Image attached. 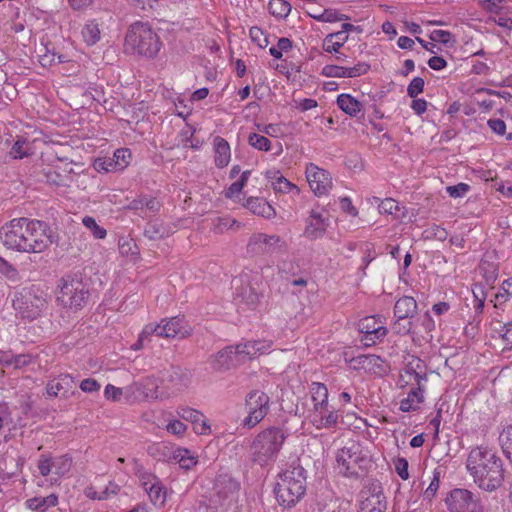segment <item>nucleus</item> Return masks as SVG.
<instances>
[{
	"mask_svg": "<svg viewBox=\"0 0 512 512\" xmlns=\"http://www.w3.org/2000/svg\"><path fill=\"white\" fill-rule=\"evenodd\" d=\"M0 242L12 251L42 253L54 242V234L46 222L20 217L0 227Z\"/></svg>",
	"mask_w": 512,
	"mask_h": 512,
	"instance_id": "1",
	"label": "nucleus"
},
{
	"mask_svg": "<svg viewBox=\"0 0 512 512\" xmlns=\"http://www.w3.org/2000/svg\"><path fill=\"white\" fill-rule=\"evenodd\" d=\"M466 468L474 483L482 490L492 492L504 481L503 462L488 447L477 446L468 454Z\"/></svg>",
	"mask_w": 512,
	"mask_h": 512,
	"instance_id": "2",
	"label": "nucleus"
},
{
	"mask_svg": "<svg viewBox=\"0 0 512 512\" xmlns=\"http://www.w3.org/2000/svg\"><path fill=\"white\" fill-rule=\"evenodd\" d=\"M286 438V433L280 427L271 426L263 429L253 438L250 444L251 461L261 467L274 464Z\"/></svg>",
	"mask_w": 512,
	"mask_h": 512,
	"instance_id": "3",
	"label": "nucleus"
},
{
	"mask_svg": "<svg viewBox=\"0 0 512 512\" xmlns=\"http://www.w3.org/2000/svg\"><path fill=\"white\" fill-rule=\"evenodd\" d=\"M309 392L312 402L308 414L309 422L318 430L336 429L342 419V413L329 403V393L326 385L320 382H312Z\"/></svg>",
	"mask_w": 512,
	"mask_h": 512,
	"instance_id": "4",
	"label": "nucleus"
},
{
	"mask_svg": "<svg viewBox=\"0 0 512 512\" xmlns=\"http://www.w3.org/2000/svg\"><path fill=\"white\" fill-rule=\"evenodd\" d=\"M162 43L157 33L148 23H133L125 37V49L133 54L147 58L155 57L160 51Z\"/></svg>",
	"mask_w": 512,
	"mask_h": 512,
	"instance_id": "5",
	"label": "nucleus"
},
{
	"mask_svg": "<svg viewBox=\"0 0 512 512\" xmlns=\"http://www.w3.org/2000/svg\"><path fill=\"white\" fill-rule=\"evenodd\" d=\"M48 301L49 296L41 287L30 285L15 292L12 304L21 318L33 321L46 312Z\"/></svg>",
	"mask_w": 512,
	"mask_h": 512,
	"instance_id": "6",
	"label": "nucleus"
},
{
	"mask_svg": "<svg viewBox=\"0 0 512 512\" xmlns=\"http://www.w3.org/2000/svg\"><path fill=\"white\" fill-rule=\"evenodd\" d=\"M305 480V471L300 466L281 473L275 486L278 503L284 507L294 506L305 493Z\"/></svg>",
	"mask_w": 512,
	"mask_h": 512,
	"instance_id": "7",
	"label": "nucleus"
},
{
	"mask_svg": "<svg viewBox=\"0 0 512 512\" xmlns=\"http://www.w3.org/2000/svg\"><path fill=\"white\" fill-rule=\"evenodd\" d=\"M370 463L371 460L367 453L356 443L343 447L336 454V469L346 477L358 476L364 473Z\"/></svg>",
	"mask_w": 512,
	"mask_h": 512,
	"instance_id": "8",
	"label": "nucleus"
},
{
	"mask_svg": "<svg viewBox=\"0 0 512 512\" xmlns=\"http://www.w3.org/2000/svg\"><path fill=\"white\" fill-rule=\"evenodd\" d=\"M88 291L81 279L72 276L62 278L57 301L62 307L79 309L86 299Z\"/></svg>",
	"mask_w": 512,
	"mask_h": 512,
	"instance_id": "9",
	"label": "nucleus"
},
{
	"mask_svg": "<svg viewBox=\"0 0 512 512\" xmlns=\"http://www.w3.org/2000/svg\"><path fill=\"white\" fill-rule=\"evenodd\" d=\"M270 399L262 391H251L245 399V409L247 416L243 419L242 425L247 428H253L260 423L269 411Z\"/></svg>",
	"mask_w": 512,
	"mask_h": 512,
	"instance_id": "10",
	"label": "nucleus"
},
{
	"mask_svg": "<svg viewBox=\"0 0 512 512\" xmlns=\"http://www.w3.org/2000/svg\"><path fill=\"white\" fill-rule=\"evenodd\" d=\"M252 276L249 273H242L233 280V286L236 291V300L239 308L244 310L245 305L248 310H255L260 299L257 283H252Z\"/></svg>",
	"mask_w": 512,
	"mask_h": 512,
	"instance_id": "11",
	"label": "nucleus"
},
{
	"mask_svg": "<svg viewBox=\"0 0 512 512\" xmlns=\"http://www.w3.org/2000/svg\"><path fill=\"white\" fill-rule=\"evenodd\" d=\"M305 177L312 193L318 197L328 196L333 188V179L329 171L314 163L305 167Z\"/></svg>",
	"mask_w": 512,
	"mask_h": 512,
	"instance_id": "12",
	"label": "nucleus"
},
{
	"mask_svg": "<svg viewBox=\"0 0 512 512\" xmlns=\"http://www.w3.org/2000/svg\"><path fill=\"white\" fill-rule=\"evenodd\" d=\"M450 512H480L478 497L468 489L455 488L445 499Z\"/></svg>",
	"mask_w": 512,
	"mask_h": 512,
	"instance_id": "13",
	"label": "nucleus"
},
{
	"mask_svg": "<svg viewBox=\"0 0 512 512\" xmlns=\"http://www.w3.org/2000/svg\"><path fill=\"white\" fill-rule=\"evenodd\" d=\"M145 333H153V335L163 338L177 336L185 338L190 335L191 329L186 325L184 318L172 317L162 320L160 324H147L145 326Z\"/></svg>",
	"mask_w": 512,
	"mask_h": 512,
	"instance_id": "14",
	"label": "nucleus"
},
{
	"mask_svg": "<svg viewBox=\"0 0 512 512\" xmlns=\"http://www.w3.org/2000/svg\"><path fill=\"white\" fill-rule=\"evenodd\" d=\"M358 330L361 333L360 342L370 347L381 341L387 335V328L383 321L375 316H367L358 323Z\"/></svg>",
	"mask_w": 512,
	"mask_h": 512,
	"instance_id": "15",
	"label": "nucleus"
},
{
	"mask_svg": "<svg viewBox=\"0 0 512 512\" xmlns=\"http://www.w3.org/2000/svg\"><path fill=\"white\" fill-rule=\"evenodd\" d=\"M285 246V241L278 235L255 233L247 244L248 252L254 255L271 253Z\"/></svg>",
	"mask_w": 512,
	"mask_h": 512,
	"instance_id": "16",
	"label": "nucleus"
},
{
	"mask_svg": "<svg viewBox=\"0 0 512 512\" xmlns=\"http://www.w3.org/2000/svg\"><path fill=\"white\" fill-rule=\"evenodd\" d=\"M417 310V303L411 296H403L399 298L394 306V316L396 321L393 329L399 334H406L410 331V322L401 324L402 320H406L414 316Z\"/></svg>",
	"mask_w": 512,
	"mask_h": 512,
	"instance_id": "17",
	"label": "nucleus"
},
{
	"mask_svg": "<svg viewBox=\"0 0 512 512\" xmlns=\"http://www.w3.org/2000/svg\"><path fill=\"white\" fill-rule=\"evenodd\" d=\"M128 386L130 403L150 401L159 398L158 382L155 377H146Z\"/></svg>",
	"mask_w": 512,
	"mask_h": 512,
	"instance_id": "18",
	"label": "nucleus"
},
{
	"mask_svg": "<svg viewBox=\"0 0 512 512\" xmlns=\"http://www.w3.org/2000/svg\"><path fill=\"white\" fill-rule=\"evenodd\" d=\"M272 347V341L270 340H251L244 343H240L235 346L237 360L243 362L248 359H252L256 356L262 355L270 351Z\"/></svg>",
	"mask_w": 512,
	"mask_h": 512,
	"instance_id": "19",
	"label": "nucleus"
},
{
	"mask_svg": "<svg viewBox=\"0 0 512 512\" xmlns=\"http://www.w3.org/2000/svg\"><path fill=\"white\" fill-rule=\"evenodd\" d=\"M423 364L420 359L415 358L405 366L400 374L399 385L405 387L409 384L416 386H425L427 381L426 373L423 371Z\"/></svg>",
	"mask_w": 512,
	"mask_h": 512,
	"instance_id": "20",
	"label": "nucleus"
},
{
	"mask_svg": "<svg viewBox=\"0 0 512 512\" xmlns=\"http://www.w3.org/2000/svg\"><path fill=\"white\" fill-rule=\"evenodd\" d=\"M264 177L275 193L292 195L300 194L299 187L285 178L278 169L266 170L264 172Z\"/></svg>",
	"mask_w": 512,
	"mask_h": 512,
	"instance_id": "21",
	"label": "nucleus"
},
{
	"mask_svg": "<svg viewBox=\"0 0 512 512\" xmlns=\"http://www.w3.org/2000/svg\"><path fill=\"white\" fill-rule=\"evenodd\" d=\"M368 70L369 65L366 63H357L352 67L328 64L322 68L321 74L333 78H355L365 74Z\"/></svg>",
	"mask_w": 512,
	"mask_h": 512,
	"instance_id": "22",
	"label": "nucleus"
},
{
	"mask_svg": "<svg viewBox=\"0 0 512 512\" xmlns=\"http://www.w3.org/2000/svg\"><path fill=\"white\" fill-rule=\"evenodd\" d=\"M75 379L69 374H61L57 378L50 380L46 385V391L49 396L68 398L74 394Z\"/></svg>",
	"mask_w": 512,
	"mask_h": 512,
	"instance_id": "23",
	"label": "nucleus"
},
{
	"mask_svg": "<svg viewBox=\"0 0 512 512\" xmlns=\"http://www.w3.org/2000/svg\"><path fill=\"white\" fill-rule=\"evenodd\" d=\"M329 225V219L317 209H312L304 230V235L309 239H318L322 237Z\"/></svg>",
	"mask_w": 512,
	"mask_h": 512,
	"instance_id": "24",
	"label": "nucleus"
},
{
	"mask_svg": "<svg viewBox=\"0 0 512 512\" xmlns=\"http://www.w3.org/2000/svg\"><path fill=\"white\" fill-rule=\"evenodd\" d=\"M386 501L381 491L374 489L363 490L358 512H385Z\"/></svg>",
	"mask_w": 512,
	"mask_h": 512,
	"instance_id": "25",
	"label": "nucleus"
},
{
	"mask_svg": "<svg viewBox=\"0 0 512 512\" xmlns=\"http://www.w3.org/2000/svg\"><path fill=\"white\" fill-rule=\"evenodd\" d=\"M5 145L9 149L13 160H22L33 156L35 153L34 141L22 135H17L11 141L6 140Z\"/></svg>",
	"mask_w": 512,
	"mask_h": 512,
	"instance_id": "26",
	"label": "nucleus"
},
{
	"mask_svg": "<svg viewBox=\"0 0 512 512\" xmlns=\"http://www.w3.org/2000/svg\"><path fill=\"white\" fill-rule=\"evenodd\" d=\"M215 489L216 499L214 502L221 507H227L236 501L239 485L232 479H228L224 486L218 482Z\"/></svg>",
	"mask_w": 512,
	"mask_h": 512,
	"instance_id": "27",
	"label": "nucleus"
},
{
	"mask_svg": "<svg viewBox=\"0 0 512 512\" xmlns=\"http://www.w3.org/2000/svg\"><path fill=\"white\" fill-rule=\"evenodd\" d=\"M355 367L363 369L373 374L385 373L388 366L386 362L377 355L374 354H363L353 359Z\"/></svg>",
	"mask_w": 512,
	"mask_h": 512,
	"instance_id": "28",
	"label": "nucleus"
},
{
	"mask_svg": "<svg viewBox=\"0 0 512 512\" xmlns=\"http://www.w3.org/2000/svg\"><path fill=\"white\" fill-rule=\"evenodd\" d=\"M237 359L235 348L228 346L212 355L209 362L214 370L223 371L230 369L233 365L239 363Z\"/></svg>",
	"mask_w": 512,
	"mask_h": 512,
	"instance_id": "29",
	"label": "nucleus"
},
{
	"mask_svg": "<svg viewBox=\"0 0 512 512\" xmlns=\"http://www.w3.org/2000/svg\"><path fill=\"white\" fill-rule=\"evenodd\" d=\"M425 386L413 387L407 396L400 400L399 410L402 412H414L420 409L425 400Z\"/></svg>",
	"mask_w": 512,
	"mask_h": 512,
	"instance_id": "30",
	"label": "nucleus"
},
{
	"mask_svg": "<svg viewBox=\"0 0 512 512\" xmlns=\"http://www.w3.org/2000/svg\"><path fill=\"white\" fill-rule=\"evenodd\" d=\"M143 487L154 505H164L166 501V490L157 477L149 476L148 480L143 482Z\"/></svg>",
	"mask_w": 512,
	"mask_h": 512,
	"instance_id": "31",
	"label": "nucleus"
},
{
	"mask_svg": "<svg viewBox=\"0 0 512 512\" xmlns=\"http://www.w3.org/2000/svg\"><path fill=\"white\" fill-rule=\"evenodd\" d=\"M214 163L222 169L228 166L231 160V148L229 143L222 137L216 136L213 139Z\"/></svg>",
	"mask_w": 512,
	"mask_h": 512,
	"instance_id": "32",
	"label": "nucleus"
},
{
	"mask_svg": "<svg viewBox=\"0 0 512 512\" xmlns=\"http://www.w3.org/2000/svg\"><path fill=\"white\" fill-rule=\"evenodd\" d=\"M246 207L253 213L264 218H273L276 214L275 209L265 199L259 197H250L247 199Z\"/></svg>",
	"mask_w": 512,
	"mask_h": 512,
	"instance_id": "33",
	"label": "nucleus"
},
{
	"mask_svg": "<svg viewBox=\"0 0 512 512\" xmlns=\"http://www.w3.org/2000/svg\"><path fill=\"white\" fill-rule=\"evenodd\" d=\"M159 208L160 203L155 198H150L147 196H139L138 198L129 201L126 205V209L137 211L143 217L146 216V214H142L144 213V210L155 213L159 210Z\"/></svg>",
	"mask_w": 512,
	"mask_h": 512,
	"instance_id": "34",
	"label": "nucleus"
},
{
	"mask_svg": "<svg viewBox=\"0 0 512 512\" xmlns=\"http://www.w3.org/2000/svg\"><path fill=\"white\" fill-rule=\"evenodd\" d=\"M58 504V496L50 494L46 497H33L25 501V507L34 512H46Z\"/></svg>",
	"mask_w": 512,
	"mask_h": 512,
	"instance_id": "35",
	"label": "nucleus"
},
{
	"mask_svg": "<svg viewBox=\"0 0 512 512\" xmlns=\"http://www.w3.org/2000/svg\"><path fill=\"white\" fill-rule=\"evenodd\" d=\"M343 27L347 29L348 27H352V25L344 24ZM347 40L348 34L346 30L329 34L324 39L323 49L328 53L338 52V50L346 43Z\"/></svg>",
	"mask_w": 512,
	"mask_h": 512,
	"instance_id": "36",
	"label": "nucleus"
},
{
	"mask_svg": "<svg viewBox=\"0 0 512 512\" xmlns=\"http://www.w3.org/2000/svg\"><path fill=\"white\" fill-rule=\"evenodd\" d=\"M81 36L88 46L95 45L101 38L99 23L94 19L86 21L81 29Z\"/></svg>",
	"mask_w": 512,
	"mask_h": 512,
	"instance_id": "37",
	"label": "nucleus"
},
{
	"mask_svg": "<svg viewBox=\"0 0 512 512\" xmlns=\"http://www.w3.org/2000/svg\"><path fill=\"white\" fill-rule=\"evenodd\" d=\"M338 107L349 116H356L362 110V104L350 94L342 93L337 97Z\"/></svg>",
	"mask_w": 512,
	"mask_h": 512,
	"instance_id": "38",
	"label": "nucleus"
},
{
	"mask_svg": "<svg viewBox=\"0 0 512 512\" xmlns=\"http://www.w3.org/2000/svg\"><path fill=\"white\" fill-rule=\"evenodd\" d=\"M53 475L52 483H57L59 478L65 476L71 469L72 459L68 455L52 457Z\"/></svg>",
	"mask_w": 512,
	"mask_h": 512,
	"instance_id": "39",
	"label": "nucleus"
},
{
	"mask_svg": "<svg viewBox=\"0 0 512 512\" xmlns=\"http://www.w3.org/2000/svg\"><path fill=\"white\" fill-rule=\"evenodd\" d=\"M173 459L185 470H189L197 464L196 456L185 448H176L173 451Z\"/></svg>",
	"mask_w": 512,
	"mask_h": 512,
	"instance_id": "40",
	"label": "nucleus"
},
{
	"mask_svg": "<svg viewBox=\"0 0 512 512\" xmlns=\"http://www.w3.org/2000/svg\"><path fill=\"white\" fill-rule=\"evenodd\" d=\"M144 233L150 239H160L168 236L170 230L161 220L156 219L147 223Z\"/></svg>",
	"mask_w": 512,
	"mask_h": 512,
	"instance_id": "41",
	"label": "nucleus"
},
{
	"mask_svg": "<svg viewBox=\"0 0 512 512\" xmlns=\"http://www.w3.org/2000/svg\"><path fill=\"white\" fill-rule=\"evenodd\" d=\"M104 396L107 400L114 402L125 401L130 403L129 399V386H125L123 388L116 387L112 384L106 385L104 389Z\"/></svg>",
	"mask_w": 512,
	"mask_h": 512,
	"instance_id": "42",
	"label": "nucleus"
},
{
	"mask_svg": "<svg viewBox=\"0 0 512 512\" xmlns=\"http://www.w3.org/2000/svg\"><path fill=\"white\" fill-rule=\"evenodd\" d=\"M269 12L277 18H285L291 11V5L287 0H270Z\"/></svg>",
	"mask_w": 512,
	"mask_h": 512,
	"instance_id": "43",
	"label": "nucleus"
},
{
	"mask_svg": "<svg viewBox=\"0 0 512 512\" xmlns=\"http://www.w3.org/2000/svg\"><path fill=\"white\" fill-rule=\"evenodd\" d=\"M112 161L117 171H123L130 164V150L127 148L117 149L112 156Z\"/></svg>",
	"mask_w": 512,
	"mask_h": 512,
	"instance_id": "44",
	"label": "nucleus"
},
{
	"mask_svg": "<svg viewBox=\"0 0 512 512\" xmlns=\"http://www.w3.org/2000/svg\"><path fill=\"white\" fill-rule=\"evenodd\" d=\"M499 443L507 458L512 460V424L502 429L499 435Z\"/></svg>",
	"mask_w": 512,
	"mask_h": 512,
	"instance_id": "45",
	"label": "nucleus"
},
{
	"mask_svg": "<svg viewBox=\"0 0 512 512\" xmlns=\"http://www.w3.org/2000/svg\"><path fill=\"white\" fill-rule=\"evenodd\" d=\"M83 225L92 233L96 239H104L107 235L105 228L99 226L96 220L91 216H85L82 219Z\"/></svg>",
	"mask_w": 512,
	"mask_h": 512,
	"instance_id": "46",
	"label": "nucleus"
},
{
	"mask_svg": "<svg viewBox=\"0 0 512 512\" xmlns=\"http://www.w3.org/2000/svg\"><path fill=\"white\" fill-rule=\"evenodd\" d=\"M248 143L253 148H255L259 151H269L271 148L270 140L267 137H265L264 135L257 134V133L249 134Z\"/></svg>",
	"mask_w": 512,
	"mask_h": 512,
	"instance_id": "47",
	"label": "nucleus"
},
{
	"mask_svg": "<svg viewBox=\"0 0 512 512\" xmlns=\"http://www.w3.org/2000/svg\"><path fill=\"white\" fill-rule=\"evenodd\" d=\"M236 223V220L229 216L217 217L212 222V230L215 233L221 234L229 230Z\"/></svg>",
	"mask_w": 512,
	"mask_h": 512,
	"instance_id": "48",
	"label": "nucleus"
},
{
	"mask_svg": "<svg viewBox=\"0 0 512 512\" xmlns=\"http://www.w3.org/2000/svg\"><path fill=\"white\" fill-rule=\"evenodd\" d=\"M119 250L122 255L126 256H136L138 255V250L135 242L131 238L122 237L119 239Z\"/></svg>",
	"mask_w": 512,
	"mask_h": 512,
	"instance_id": "49",
	"label": "nucleus"
},
{
	"mask_svg": "<svg viewBox=\"0 0 512 512\" xmlns=\"http://www.w3.org/2000/svg\"><path fill=\"white\" fill-rule=\"evenodd\" d=\"M499 337L503 342V350L512 349V321L501 326Z\"/></svg>",
	"mask_w": 512,
	"mask_h": 512,
	"instance_id": "50",
	"label": "nucleus"
},
{
	"mask_svg": "<svg viewBox=\"0 0 512 512\" xmlns=\"http://www.w3.org/2000/svg\"><path fill=\"white\" fill-rule=\"evenodd\" d=\"M177 414L179 417H181L182 419H184L186 421H190L192 424L194 422L202 420V416H203V414L200 411L195 410L193 408H189V407L179 408L177 411Z\"/></svg>",
	"mask_w": 512,
	"mask_h": 512,
	"instance_id": "51",
	"label": "nucleus"
},
{
	"mask_svg": "<svg viewBox=\"0 0 512 512\" xmlns=\"http://www.w3.org/2000/svg\"><path fill=\"white\" fill-rule=\"evenodd\" d=\"M291 47V41L288 38L282 37L278 40L277 46L271 47L269 52L276 59H280L282 57V53L287 52Z\"/></svg>",
	"mask_w": 512,
	"mask_h": 512,
	"instance_id": "52",
	"label": "nucleus"
},
{
	"mask_svg": "<svg viewBox=\"0 0 512 512\" xmlns=\"http://www.w3.org/2000/svg\"><path fill=\"white\" fill-rule=\"evenodd\" d=\"M8 365H13L15 368H22L32 361V357L26 354H19L16 356H6L3 360Z\"/></svg>",
	"mask_w": 512,
	"mask_h": 512,
	"instance_id": "53",
	"label": "nucleus"
},
{
	"mask_svg": "<svg viewBox=\"0 0 512 512\" xmlns=\"http://www.w3.org/2000/svg\"><path fill=\"white\" fill-rule=\"evenodd\" d=\"M93 167L98 172H117L113 165L112 157L97 158Z\"/></svg>",
	"mask_w": 512,
	"mask_h": 512,
	"instance_id": "54",
	"label": "nucleus"
},
{
	"mask_svg": "<svg viewBox=\"0 0 512 512\" xmlns=\"http://www.w3.org/2000/svg\"><path fill=\"white\" fill-rule=\"evenodd\" d=\"M378 210L381 214L393 215L399 210V204L392 198H386L379 203Z\"/></svg>",
	"mask_w": 512,
	"mask_h": 512,
	"instance_id": "55",
	"label": "nucleus"
},
{
	"mask_svg": "<svg viewBox=\"0 0 512 512\" xmlns=\"http://www.w3.org/2000/svg\"><path fill=\"white\" fill-rule=\"evenodd\" d=\"M39 473L46 477L49 474H53L52 457L47 455H41L37 464Z\"/></svg>",
	"mask_w": 512,
	"mask_h": 512,
	"instance_id": "56",
	"label": "nucleus"
},
{
	"mask_svg": "<svg viewBox=\"0 0 512 512\" xmlns=\"http://www.w3.org/2000/svg\"><path fill=\"white\" fill-rule=\"evenodd\" d=\"M249 35L252 41L256 43L260 48H265L268 45V39L262 29L259 27H251L249 30Z\"/></svg>",
	"mask_w": 512,
	"mask_h": 512,
	"instance_id": "57",
	"label": "nucleus"
},
{
	"mask_svg": "<svg viewBox=\"0 0 512 512\" xmlns=\"http://www.w3.org/2000/svg\"><path fill=\"white\" fill-rule=\"evenodd\" d=\"M424 89V80L421 77H415L411 80L407 88V94L411 98H416Z\"/></svg>",
	"mask_w": 512,
	"mask_h": 512,
	"instance_id": "58",
	"label": "nucleus"
},
{
	"mask_svg": "<svg viewBox=\"0 0 512 512\" xmlns=\"http://www.w3.org/2000/svg\"><path fill=\"white\" fill-rule=\"evenodd\" d=\"M440 476H441V472L438 469H435L433 471V477L430 481V484L427 487V489L425 490V496L427 498H432L436 494L437 490L439 489Z\"/></svg>",
	"mask_w": 512,
	"mask_h": 512,
	"instance_id": "59",
	"label": "nucleus"
},
{
	"mask_svg": "<svg viewBox=\"0 0 512 512\" xmlns=\"http://www.w3.org/2000/svg\"><path fill=\"white\" fill-rule=\"evenodd\" d=\"M469 189H470V187L468 184L459 183L454 186L446 187V192L452 198H459V197H463L469 191Z\"/></svg>",
	"mask_w": 512,
	"mask_h": 512,
	"instance_id": "60",
	"label": "nucleus"
},
{
	"mask_svg": "<svg viewBox=\"0 0 512 512\" xmlns=\"http://www.w3.org/2000/svg\"><path fill=\"white\" fill-rule=\"evenodd\" d=\"M430 39L434 42L448 44L452 40V34L446 30H433L430 33Z\"/></svg>",
	"mask_w": 512,
	"mask_h": 512,
	"instance_id": "61",
	"label": "nucleus"
},
{
	"mask_svg": "<svg viewBox=\"0 0 512 512\" xmlns=\"http://www.w3.org/2000/svg\"><path fill=\"white\" fill-rule=\"evenodd\" d=\"M186 429L187 426L179 420H172L166 425L167 432L177 436H182Z\"/></svg>",
	"mask_w": 512,
	"mask_h": 512,
	"instance_id": "62",
	"label": "nucleus"
},
{
	"mask_svg": "<svg viewBox=\"0 0 512 512\" xmlns=\"http://www.w3.org/2000/svg\"><path fill=\"white\" fill-rule=\"evenodd\" d=\"M100 388V383L93 378H86L80 383V389L86 393L98 392Z\"/></svg>",
	"mask_w": 512,
	"mask_h": 512,
	"instance_id": "63",
	"label": "nucleus"
},
{
	"mask_svg": "<svg viewBox=\"0 0 512 512\" xmlns=\"http://www.w3.org/2000/svg\"><path fill=\"white\" fill-rule=\"evenodd\" d=\"M395 470L402 480L409 478L408 461L405 458H398L395 461Z\"/></svg>",
	"mask_w": 512,
	"mask_h": 512,
	"instance_id": "64",
	"label": "nucleus"
}]
</instances>
